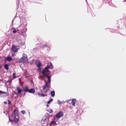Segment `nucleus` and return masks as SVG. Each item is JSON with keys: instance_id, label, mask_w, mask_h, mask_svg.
<instances>
[{"instance_id": "obj_1", "label": "nucleus", "mask_w": 126, "mask_h": 126, "mask_svg": "<svg viewBox=\"0 0 126 126\" xmlns=\"http://www.w3.org/2000/svg\"><path fill=\"white\" fill-rule=\"evenodd\" d=\"M53 68V67L51 63L50 66L47 65L45 68L42 71L43 74L47 77L48 79V80L47 82L45 80H44V81L45 84V85L43 86V91L44 93H47L48 92V90H49L50 87V79L51 76H48V75L50 74V71L48 69H52Z\"/></svg>"}, {"instance_id": "obj_2", "label": "nucleus", "mask_w": 126, "mask_h": 126, "mask_svg": "<svg viewBox=\"0 0 126 126\" xmlns=\"http://www.w3.org/2000/svg\"><path fill=\"white\" fill-rule=\"evenodd\" d=\"M17 115H16V114H12V115L10 117L9 116V121L12 122L13 121L15 123H17L19 120L18 117L16 118Z\"/></svg>"}, {"instance_id": "obj_3", "label": "nucleus", "mask_w": 126, "mask_h": 126, "mask_svg": "<svg viewBox=\"0 0 126 126\" xmlns=\"http://www.w3.org/2000/svg\"><path fill=\"white\" fill-rule=\"evenodd\" d=\"M49 118L48 116H44L42 119V122L43 121V122H46L47 124L48 123L49 121Z\"/></svg>"}, {"instance_id": "obj_4", "label": "nucleus", "mask_w": 126, "mask_h": 126, "mask_svg": "<svg viewBox=\"0 0 126 126\" xmlns=\"http://www.w3.org/2000/svg\"><path fill=\"white\" fill-rule=\"evenodd\" d=\"M8 94L6 92H4L0 91V96L6 97L8 95Z\"/></svg>"}, {"instance_id": "obj_5", "label": "nucleus", "mask_w": 126, "mask_h": 126, "mask_svg": "<svg viewBox=\"0 0 126 126\" xmlns=\"http://www.w3.org/2000/svg\"><path fill=\"white\" fill-rule=\"evenodd\" d=\"M63 116V113L62 111L58 112L56 115V116L57 118H59L62 117Z\"/></svg>"}, {"instance_id": "obj_6", "label": "nucleus", "mask_w": 126, "mask_h": 126, "mask_svg": "<svg viewBox=\"0 0 126 126\" xmlns=\"http://www.w3.org/2000/svg\"><path fill=\"white\" fill-rule=\"evenodd\" d=\"M35 63L37 67H41V63L38 61H36L35 62Z\"/></svg>"}, {"instance_id": "obj_7", "label": "nucleus", "mask_w": 126, "mask_h": 126, "mask_svg": "<svg viewBox=\"0 0 126 126\" xmlns=\"http://www.w3.org/2000/svg\"><path fill=\"white\" fill-rule=\"evenodd\" d=\"M16 47L15 46H13L12 47V50L14 52H17L18 51V48H16Z\"/></svg>"}, {"instance_id": "obj_8", "label": "nucleus", "mask_w": 126, "mask_h": 126, "mask_svg": "<svg viewBox=\"0 0 126 126\" xmlns=\"http://www.w3.org/2000/svg\"><path fill=\"white\" fill-rule=\"evenodd\" d=\"M16 89L17 90L18 93V94L20 95H22V94L21 92L23 91V90H21L18 87Z\"/></svg>"}, {"instance_id": "obj_9", "label": "nucleus", "mask_w": 126, "mask_h": 126, "mask_svg": "<svg viewBox=\"0 0 126 126\" xmlns=\"http://www.w3.org/2000/svg\"><path fill=\"white\" fill-rule=\"evenodd\" d=\"M27 60H25L24 59L23 57H21L19 60V62L20 63H24Z\"/></svg>"}, {"instance_id": "obj_10", "label": "nucleus", "mask_w": 126, "mask_h": 126, "mask_svg": "<svg viewBox=\"0 0 126 126\" xmlns=\"http://www.w3.org/2000/svg\"><path fill=\"white\" fill-rule=\"evenodd\" d=\"M25 60H27L28 58L27 55L24 53H23L22 54V57Z\"/></svg>"}, {"instance_id": "obj_11", "label": "nucleus", "mask_w": 126, "mask_h": 126, "mask_svg": "<svg viewBox=\"0 0 126 126\" xmlns=\"http://www.w3.org/2000/svg\"><path fill=\"white\" fill-rule=\"evenodd\" d=\"M28 92L30 93H35V90L34 89L32 88L28 90Z\"/></svg>"}, {"instance_id": "obj_12", "label": "nucleus", "mask_w": 126, "mask_h": 126, "mask_svg": "<svg viewBox=\"0 0 126 126\" xmlns=\"http://www.w3.org/2000/svg\"><path fill=\"white\" fill-rule=\"evenodd\" d=\"M29 88L28 86H26L25 87V88L23 90V91H24L25 92H28V90Z\"/></svg>"}, {"instance_id": "obj_13", "label": "nucleus", "mask_w": 126, "mask_h": 126, "mask_svg": "<svg viewBox=\"0 0 126 126\" xmlns=\"http://www.w3.org/2000/svg\"><path fill=\"white\" fill-rule=\"evenodd\" d=\"M49 125L50 126H51L52 125H56V124L55 122L53 121H51V123L49 124Z\"/></svg>"}, {"instance_id": "obj_14", "label": "nucleus", "mask_w": 126, "mask_h": 126, "mask_svg": "<svg viewBox=\"0 0 126 126\" xmlns=\"http://www.w3.org/2000/svg\"><path fill=\"white\" fill-rule=\"evenodd\" d=\"M6 60L8 61H11L12 60V58L10 57H7L6 58Z\"/></svg>"}, {"instance_id": "obj_15", "label": "nucleus", "mask_w": 126, "mask_h": 126, "mask_svg": "<svg viewBox=\"0 0 126 126\" xmlns=\"http://www.w3.org/2000/svg\"><path fill=\"white\" fill-rule=\"evenodd\" d=\"M4 68L7 70H8L9 69L8 65L7 64H6L4 65Z\"/></svg>"}, {"instance_id": "obj_16", "label": "nucleus", "mask_w": 126, "mask_h": 126, "mask_svg": "<svg viewBox=\"0 0 126 126\" xmlns=\"http://www.w3.org/2000/svg\"><path fill=\"white\" fill-rule=\"evenodd\" d=\"M50 94L51 96L53 97H54L55 95V92L54 91H52L50 92Z\"/></svg>"}, {"instance_id": "obj_17", "label": "nucleus", "mask_w": 126, "mask_h": 126, "mask_svg": "<svg viewBox=\"0 0 126 126\" xmlns=\"http://www.w3.org/2000/svg\"><path fill=\"white\" fill-rule=\"evenodd\" d=\"M17 110H16V109H15L14 110V113H13L12 114H16V115H17V114H18V113H17Z\"/></svg>"}, {"instance_id": "obj_18", "label": "nucleus", "mask_w": 126, "mask_h": 126, "mask_svg": "<svg viewBox=\"0 0 126 126\" xmlns=\"http://www.w3.org/2000/svg\"><path fill=\"white\" fill-rule=\"evenodd\" d=\"M71 104L73 106H75V102L73 100L72 101Z\"/></svg>"}, {"instance_id": "obj_19", "label": "nucleus", "mask_w": 126, "mask_h": 126, "mask_svg": "<svg viewBox=\"0 0 126 126\" xmlns=\"http://www.w3.org/2000/svg\"><path fill=\"white\" fill-rule=\"evenodd\" d=\"M53 100L51 98L50 100L47 102V103L48 104H49L51 102H52Z\"/></svg>"}, {"instance_id": "obj_20", "label": "nucleus", "mask_w": 126, "mask_h": 126, "mask_svg": "<svg viewBox=\"0 0 126 126\" xmlns=\"http://www.w3.org/2000/svg\"><path fill=\"white\" fill-rule=\"evenodd\" d=\"M16 4L17 5L16 7V9L17 10L18 8V7H19L18 4H19V3L18 1V2H16Z\"/></svg>"}, {"instance_id": "obj_21", "label": "nucleus", "mask_w": 126, "mask_h": 126, "mask_svg": "<svg viewBox=\"0 0 126 126\" xmlns=\"http://www.w3.org/2000/svg\"><path fill=\"white\" fill-rule=\"evenodd\" d=\"M38 72H41V69L40 67H38Z\"/></svg>"}, {"instance_id": "obj_22", "label": "nucleus", "mask_w": 126, "mask_h": 126, "mask_svg": "<svg viewBox=\"0 0 126 126\" xmlns=\"http://www.w3.org/2000/svg\"><path fill=\"white\" fill-rule=\"evenodd\" d=\"M57 103L59 104H61L62 103V102L61 101H60L59 100H58L57 101Z\"/></svg>"}, {"instance_id": "obj_23", "label": "nucleus", "mask_w": 126, "mask_h": 126, "mask_svg": "<svg viewBox=\"0 0 126 126\" xmlns=\"http://www.w3.org/2000/svg\"><path fill=\"white\" fill-rule=\"evenodd\" d=\"M21 112L23 114H25L26 113L25 111L24 110L21 111Z\"/></svg>"}, {"instance_id": "obj_24", "label": "nucleus", "mask_w": 126, "mask_h": 126, "mask_svg": "<svg viewBox=\"0 0 126 126\" xmlns=\"http://www.w3.org/2000/svg\"><path fill=\"white\" fill-rule=\"evenodd\" d=\"M16 73H14L13 74V77L14 78H15L16 77L15 76Z\"/></svg>"}, {"instance_id": "obj_25", "label": "nucleus", "mask_w": 126, "mask_h": 126, "mask_svg": "<svg viewBox=\"0 0 126 126\" xmlns=\"http://www.w3.org/2000/svg\"><path fill=\"white\" fill-rule=\"evenodd\" d=\"M37 94L40 97H42V93H37Z\"/></svg>"}, {"instance_id": "obj_26", "label": "nucleus", "mask_w": 126, "mask_h": 126, "mask_svg": "<svg viewBox=\"0 0 126 126\" xmlns=\"http://www.w3.org/2000/svg\"><path fill=\"white\" fill-rule=\"evenodd\" d=\"M47 95L46 94H44L42 93V96L44 97L45 96H46Z\"/></svg>"}, {"instance_id": "obj_27", "label": "nucleus", "mask_w": 126, "mask_h": 126, "mask_svg": "<svg viewBox=\"0 0 126 126\" xmlns=\"http://www.w3.org/2000/svg\"><path fill=\"white\" fill-rule=\"evenodd\" d=\"M13 33H16V31L15 30H14L12 32Z\"/></svg>"}, {"instance_id": "obj_28", "label": "nucleus", "mask_w": 126, "mask_h": 126, "mask_svg": "<svg viewBox=\"0 0 126 126\" xmlns=\"http://www.w3.org/2000/svg\"><path fill=\"white\" fill-rule=\"evenodd\" d=\"M8 104H10L11 103V102L9 100H8Z\"/></svg>"}, {"instance_id": "obj_29", "label": "nucleus", "mask_w": 126, "mask_h": 126, "mask_svg": "<svg viewBox=\"0 0 126 126\" xmlns=\"http://www.w3.org/2000/svg\"><path fill=\"white\" fill-rule=\"evenodd\" d=\"M4 103L5 104H7V102H4Z\"/></svg>"}, {"instance_id": "obj_30", "label": "nucleus", "mask_w": 126, "mask_h": 126, "mask_svg": "<svg viewBox=\"0 0 126 126\" xmlns=\"http://www.w3.org/2000/svg\"><path fill=\"white\" fill-rule=\"evenodd\" d=\"M25 93H24V94H23V95H24V96H25ZM22 95H23V94H22Z\"/></svg>"}, {"instance_id": "obj_31", "label": "nucleus", "mask_w": 126, "mask_h": 126, "mask_svg": "<svg viewBox=\"0 0 126 126\" xmlns=\"http://www.w3.org/2000/svg\"><path fill=\"white\" fill-rule=\"evenodd\" d=\"M24 29L25 31H27V29L26 28H25Z\"/></svg>"}, {"instance_id": "obj_32", "label": "nucleus", "mask_w": 126, "mask_h": 126, "mask_svg": "<svg viewBox=\"0 0 126 126\" xmlns=\"http://www.w3.org/2000/svg\"><path fill=\"white\" fill-rule=\"evenodd\" d=\"M70 101V100H69V101ZM69 100H68V101H67V103H68V102L69 101Z\"/></svg>"}, {"instance_id": "obj_33", "label": "nucleus", "mask_w": 126, "mask_h": 126, "mask_svg": "<svg viewBox=\"0 0 126 126\" xmlns=\"http://www.w3.org/2000/svg\"><path fill=\"white\" fill-rule=\"evenodd\" d=\"M46 106H47V107H48V105H46Z\"/></svg>"}, {"instance_id": "obj_34", "label": "nucleus", "mask_w": 126, "mask_h": 126, "mask_svg": "<svg viewBox=\"0 0 126 126\" xmlns=\"http://www.w3.org/2000/svg\"><path fill=\"white\" fill-rule=\"evenodd\" d=\"M14 19H13L12 21V23H13V21Z\"/></svg>"}, {"instance_id": "obj_35", "label": "nucleus", "mask_w": 126, "mask_h": 126, "mask_svg": "<svg viewBox=\"0 0 126 126\" xmlns=\"http://www.w3.org/2000/svg\"><path fill=\"white\" fill-rule=\"evenodd\" d=\"M126 1V0H125L124 1V2H125V1Z\"/></svg>"}, {"instance_id": "obj_36", "label": "nucleus", "mask_w": 126, "mask_h": 126, "mask_svg": "<svg viewBox=\"0 0 126 126\" xmlns=\"http://www.w3.org/2000/svg\"><path fill=\"white\" fill-rule=\"evenodd\" d=\"M41 92H42V90H41Z\"/></svg>"}, {"instance_id": "obj_37", "label": "nucleus", "mask_w": 126, "mask_h": 126, "mask_svg": "<svg viewBox=\"0 0 126 126\" xmlns=\"http://www.w3.org/2000/svg\"><path fill=\"white\" fill-rule=\"evenodd\" d=\"M29 115H30V112H29Z\"/></svg>"}, {"instance_id": "obj_38", "label": "nucleus", "mask_w": 126, "mask_h": 126, "mask_svg": "<svg viewBox=\"0 0 126 126\" xmlns=\"http://www.w3.org/2000/svg\"><path fill=\"white\" fill-rule=\"evenodd\" d=\"M52 111V112H53V111H52H52Z\"/></svg>"}, {"instance_id": "obj_39", "label": "nucleus", "mask_w": 126, "mask_h": 126, "mask_svg": "<svg viewBox=\"0 0 126 126\" xmlns=\"http://www.w3.org/2000/svg\"><path fill=\"white\" fill-rule=\"evenodd\" d=\"M1 68V67H0V68Z\"/></svg>"}, {"instance_id": "obj_40", "label": "nucleus", "mask_w": 126, "mask_h": 126, "mask_svg": "<svg viewBox=\"0 0 126 126\" xmlns=\"http://www.w3.org/2000/svg\"><path fill=\"white\" fill-rule=\"evenodd\" d=\"M86 1V0H85Z\"/></svg>"}]
</instances>
